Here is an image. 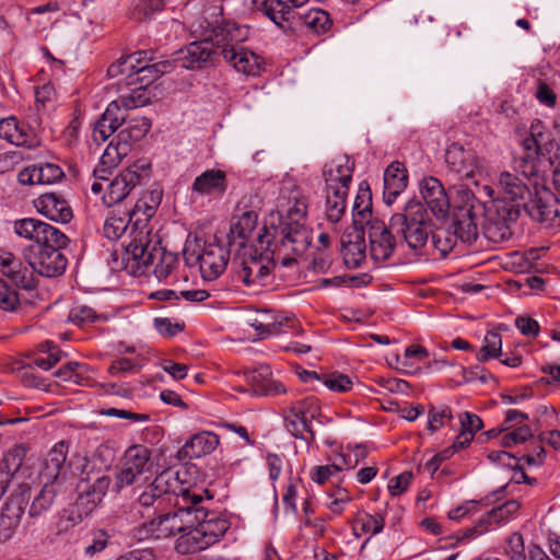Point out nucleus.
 <instances>
[{"instance_id":"obj_1","label":"nucleus","mask_w":560,"mask_h":560,"mask_svg":"<svg viewBox=\"0 0 560 560\" xmlns=\"http://www.w3.org/2000/svg\"><path fill=\"white\" fill-rule=\"evenodd\" d=\"M130 231L122 260L135 276L153 275L159 281L166 280L178 266V257L161 246V238L145 224Z\"/></svg>"},{"instance_id":"obj_2","label":"nucleus","mask_w":560,"mask_h":560,"mask_svg":"<svg viewBox=\"0 0 560 560\" xmlns=\"http://www.w3.org/2000/svg\"><path fill=\"white\" fill-rule=\"evenodd\" d=\"M182 499L195 508L194 526L177 538L176 550L179 553H195L217 544L225 535L231 524L221 513L209 509L212 497L205 499L200 493L184 489Z\"/></svg>"},{"instance_id":"obj_3","label":"nucleus","mask_w":560,"mask_h":560,"mask_svg":"<svg viewBox=\"0 0 560 560\" xmlns=\"http://www.w3.org/2000/svg\"><path fill=\"white\" fill-rule=\"evenodd\" d=\"M485 205L475 194L459 187L453 199V223L450 228L436 229L432 233V244L442 256H446L456 245L457 240L472 243L478 237V226L485 217Z\"/></svg>"},{"instance_id":"obj_4","label":"nucleus","mask_w":560,"mask_h":560,"mask_svg":"<svg viewBox=\"0 0 560 560\" xmlns=\"http://www.w3.org/2000/svg\"><path fill=\"white\" fill-rule=\"evenodd\" d=\"M257 241L260 249L271 254L273 266L288 267L306 253L312 243V232L305 223L280 222L264 228Z\"/></svg>"},{"instance_id":"obj_5","label":"nucleus","mask_w":560,"mask_h":560,"mask_svg":"<svg viewBox=\"0 0 560 560\" xmlns=\"http://www.w3.org/2000/svg\"><path fill=\"white\" fill-rule=\"evenodd\" d=\"M354 163L349 156L331 160L324 167L326 183V218L331 223H338L346 211V200L349 192Z\"/></svg>"},{"instance_id":"obj_6","label":"nucleus","mask_w":560,"mask_h":560,"mask_svg":"<svg viewBox=\"0 0 560 560\" xmlns=\"http://www.w3.org/2000/svg\"><path fill=\"white\" fill-rule=\"evenodd\" d=\"M431 221L423 205L418 200H409L402 212L390 218V229L401 237L412 252L419 253L425 245L431 231Z\"/></svg>"},{"instance_id":"obj_7","label":"nucleus","mask_w":560,"mask_h":560,"mask_svg":"<svg viewBox=\"0 0 560 560\" xmlns=\"http://www.w3.org/2000/svg\"><path fill=\"white\" fill-rule=\"evenodd\" d=\"M183 490L180 489V491ZM178 497L182 498V492H179ZM176 505L179 506L167 513L159 512L160 514L156 517L143 523L138 528L139 538L148 539L153 537L161 539L175 536L176 534L184 535L190 530L191 526H194L195 508H191V503H185L184 501H177Z\"/></svg>"},{"instance_id":"obj_8","label":"nucleus","mask_w":560,"mask_h":560,"mask_svg":"<svg viewBox=\"0 0 560 560\" xmlns=\"http://www.w3.org/2000/svg\"><path fill=\"white\" fill-rule=\"evenodd\" d=\"M522 145L524 155L515 162V171L524 178H530L537 175L539 159L552 151L555 141L541 120L536 119L532 122L529 136L523 140Z\"/></svg>"},{"instance_id":"obj_9","label":"nucleus","mask_w":560,"mask_h":560,"mask_svg":"<svg viewBox=\"0 0 560 560\" xmlns=\"http://www.w3.org/2000/svg\"><path fill=\"white\" fill-rule=\"evenodd\" d=\"M151 172V164L143 160L124 168L106 184L102 197L103 203L106 207H112L121 202L137 186L149 182Z\"/></svg>"},{"instance_id":"obj_10","label":"nucleus","mask_w":560,"mask_h":560,"mask_svg":"<svg viewBox=\"0 0 560 560\" xmlns=\"http://www.w3.org/2000/svg\"><path fill=\"white\" fill-rule=\"evenodd\" d=\"M67 245H28L24 249V257L26 262L31 265L33 275L54 278L61 276L66 268L68 260L61 253V249Z\"/></svg>"},{"instance_id":"obj_11","label":"nucleus","mask_w":560,"mask_h":560,"mask_svg":"<svg viewBox=\"0 0 560 560\" xmlns=\"http://www.w3.org/2000/svg\"><path fill=\"white\" fill-rule=\"evenodd\" d=\"M270 262L271 257L265 259L253 246H243L233 259L236 277L247 287L266 284Z\"/></svg>"},{"instance_id":"obj_12","label":"nucleus","mask_w":560,"mask_h":560,"mask_svg":"<svg viewBox=\"0 0 560 560\" xmlns=\"http://www.w3.org/2000/svg\"><path fill=\"white\" fill-rule=\"evenodd\" d=\"M177 486L175 474L171 469H165L143 489L138 495V504L142 514L145 512L150 515L161 512L162 506L166 500H170L171 493H175Z\"/></svg>"},{"instance_id":"obj_13","label":"nucleus","mask_w":560,"mask_h":560,"mask_svg":"<svg viewBox=\"0 0 560 560\" xmlns=\"http://www.w3.org/2000/svg\"><path fill=\"white\" fill-rule=\"evenodd\" d=\"M152 452L142 444L129 446L122 458L120 469L116 472L115 481L117 488L131 486L138 481V478L147 472H151L153 462Z\"/></svg>"},{"instance_id":"obj_14","label":"nucleus","mask_w":560,"mask_h":560,"mask_svg":"<svg viewBox=\"0 0 560 560\" xmlns=\"http://www.w3.org/2000/svg\"><path fill=\"white\" fill-rule=\"evenodd\" d=\"M184 256L188 264H199L201 276L206 280L217 279L225 270L229 261V252L215 242L205 243L198 253H190L186 247Z\"/></svg>"},{"instance_id":"obj_15","label":"nucleus","mask_w":560,"mask_h":560,"mask_svg":"<svg viewBox=\"0 0 560 560\" xmlns=\"http://www.w3.org/2000/svg\"><path fill=\"white\" fill-rule=\"evenodd\" d=\"M31 499V486L20 483L10 494L0 514V540L10 539L20 526Z\"/></svg>"},{"instance_id":"obj_16","label":"nucleus","mask_w":560,"mask_h":560,"mask_svg":"<svg viewBox=\"0 0 560 560\" xmlns=\"http://www.w3.org/2000/svg\"><path fill=\"white\" fill-rule=\"evenodd\" d=\"M203 30L202 36L212 45V48H221V51L228 47H238L241 43L247 39L248 28L238 25L236 22L226 21L223 18L210 22L205 20L200 23Z\"/></svg>"},{"instance_id":"obj_17","label":"nucleus","mask_w":560,"mask_h":560,"mask_svg":"<svg viewBox=\"0 0 560 560\" xmlns=\"http://www.w3.org/2000/svg\"><path fill=\"white\" fill-rule=\"evenodd\" d=\"M523 207L530 219L544 229H560V201L551 191L547 189L537 191L527 202H524Z\"/></svg>"},{"instance_id":"obj_18","label":"nucleus","mask_w":560,"mask_h":560,"mask_svg":"<svg viewBox=\"0 0 560 560\" xmlns=\"http://www.w3.org/2000/svg\"><path fill=\"white\" fill-rule=\"evenodd\" d=\"M13 230L16 235L28 241H33V245H68L69 238L57 228L49 223L34 218H24L14 221Z\"/></svg>"},{"instance_id":"obj_19","label":"nucleus","mask_w":560,"mask_h":560,"mask_svg":"<svg viewBox=\"0 0 560 560\" xmlns=\"http://www.w3.org/2000/svg\"><path fill=\"white\" fill-rule=\"evenodd\" d=\"M445 162L451 172L463 179H475L485 168L483 161L469 147L452 142L445 150Z\"/></svg>"},{"instance_id":"obj_20","label":"nucleus","mask_w":560,"mask_h":560,"mask_svg":"<svg viewBox=\"0 0 560 560\" xmlns=\"http://www.w3.org/2000/svg\"><path fill=\"white\" fill-rule=\"evenodd\" d=\"M521 213L520 203H503L490 213L483 225V235L492 243H502L512 236V224Z\"/></svg>"},{"instance_id":"obj_21","label":"nucleus","mask_w":560,"mask_h":560,"mask_svg":"<svg viewBox=\"0 0 560 560\" xmlns=\"http://www.w3.org/2000/svg\"><path fill=\"white\" fill-rule=\"evenodd\" d=\"M68 450V444L60 441L47 453L38 475L42 485L62 489L69 476L65 465Z\"/></svg>"},{"instance_id":"obj_22","label":"nucleus","mask_w":560,"mask_h":560,"mask_svg":"<svg viewBox=\"0 0 560 560\" xmlns=\"http://www.w3.org/2000/svg\"><path fill=\"white\" fill-rule=\"evenodd\" d=\"M361 230L368 234L370 254L374 260L385 261L393 256L398 243L393 235L394 231L390 225L387 226L384 221L377 219L370 221Z\"/></svg>"},{"instance_id":"obj_23","label":"nucleus","mask_w":560,"mask_h":560,"mask_svg":"<svg viewBox=\"0 0 560 560\" xmlns=\"http://www.w3.org/2000/svg\"><path fill=\"white\" fill-rule=\"evenodd\" d=\"M419 189L425 205L438 219H444L448 215L450 198L443 184L436 177H423L419 183Z\"/></svg>"},{"instance_id":"obj_24","label":"nucleus","mask_w":560,"mask_h":560,"mask_svg":"<svg viewBox=\"0 0 560 560\" xmlns=\"http://www.w3.org/2000/svg\"><path fill=\"white\" fill-rule=\"evenodd\" d=\"M221 55L230 66L245 75L257 77L262 70V58L243 46L224 48Z\"/></svg>"},{"instance_id":"obj_25","label":"nucleus","mask_w":560,"mask_h":560,"mask_svg":"<svg viewBox=\"0 0 560 560\" xmlns=\"http://www.w3.org/2000/svg\"><path fill=\"white\" fill-rule=\"evenodd\" d=\"M36 210L51 221L68 223L72 220L73 213L69 202L62 195L46 192L34 200Z\"/></svg>"},{"instance_id":"obj_26","label":"nucleus","mask_w":560,"mask_h":560,"mask_svg":"<svg viewBox=\"0 0 560 560\" xmlns=\"http://www.w3.org/2000/svg\"><path fill=\"white\" fill-rule=\"evenodd\" d=\"M65 177L62 168L55 163H36L23 168L19 175L22 185H50L60 182Z\"/></svg>"},{"instance_id":"obj_27","label":"nucleus","mask_w":560,"mask_h":560,"mask_svg":"<svg viewBox=\"0 0 560 560\" xmlns=\"http://www.w3.org/2000/svg\"><path fill=\"white\" fill-rule=\"evenodd\" d=\"M214 50L209 40L203 37L199 42H192L177 52L175 62L185 69L196 70L210 62Z\"/></svg>"},{"instance_id":"obj_28","label":"nucleus","mask_w":560,"mask_h":560,"mask_svg":"<svg viewBox=\"0 0 560 560\" xmlns=\"http://www.w3.org/2000/svg\"><path fill=\"white\" fill-rule=\"evenodd\" d=\"M0 138L16 147L33 149L39 145L37 136L14 117L0 120Z\"/></svg>"},{"instance_id":"obj_29","label":"nucleus","mask_w":560,"mask_h":560,"mask_svg":"<svg viewBox=\"0 0 560 560\" xmlns=\"http://www.w3.org/2000/svg\"><path fill=\"white\" fill-rule=\"evenodd\" d=\"M408 174L405 165L398 161L393 162L384 172L383 199L386 205H392L406 189Z\"/></svg>"},{"instance_id":"obj_30","label":"nucleus","mask_w":560,"mask_h":560,"mask_svg":"<svg viewBox=\"0 0 560 560\" xmlns=\"http://www.w3.org/2000/svg\"><path fill=\"white\" fill-rule=\"evenodd\" d=\"M341 254L348 268H359L365 259L364 233L360 228L341 237Z\"/></svg>"},{"instance_id":"obj_31","label":"nucleus","mask_w":560,"mask_h":560,"mask_svg":"<svg viewBox=\"0 0 560 560\" xmlns=\"http://www.w3.org/2000/svg\"><path fill=\"white\" fill-rule=\"evenodd\" d=\"M152 57H148V51H136L110 65L107 74L110 78L122 77L120 81H124L126 85L130 86L135 83V70H138V68H141V66L145 63H150Z\"/></svg>"},{"instance_id":"obj_32","label":"nucleus","mask_w":560,"mask_h":560,"mask_svg":"<svg viewBox=\"0 0 560 560\" xmlns=\"http://www.w3.org/2000/svg\"><path fill=\"white\" fill-rule=\"evenodd\" d=\"M278 208L280 222L305 223L307 203L306 199L298 191H291L289 196H280L278 199Z\"/></svg>"},{"instance_id":"obj_33","label":"nucleus","mask_w":560,"mask_h":560,"mask_svg":"<svg viewBox=\"0 0 560 560\" xmlns=\"http://www.w3.org/2000/svg\"><path fill=\"white\" fill-rule=\"evenodd\" d=\"M124 115L118 102H112L102 117L96 121L92 138L96 143L105 142L119 127L122 126Z\"/></svg>"},{"instance_id":"obj_34","label":"nucleus","mask_w":560,"mask_h":560,"mask_svg":"<svg viewBox=\"0 0 560 560\" xmlns=\"http://www.w3.org/2000/svg\"><path fill=\"white\" fill-rule=\"evenodd\" d=\"M61 489L55 488L54 486L42 485V489L33 498V501L28 509V517L32 520L28 523V527L31 528V535L33 536L36 526L37 520L43 516L45 513L50 511L54 506L56 498Z\"/></svg>"},{"instance_id":"obj_35","label":"nucleus","mask_w":560,"mask_h":560,"mask_svg":"<svg viewBox=\"0 0 560 560\" xmlns=\"http://www.w3.org/2000/svg\"><path fill=\"white\" fill-rule=\"evenodd\" d=\"M226 190V174L221 170H207L197 176L191 185V191L203 195H222Z\"/></svg>"},{"instance_id":"obj_36","label":"nucleus","mask_w":560,"mask_h":560,"mask_svg":"<svg viewBox=\"0 0 560 560\" xmlns=\"http://www.w3.org/2000/svg\"><path fill=\"white\" fill-rule=\"evenodd\" d=\"M162 190L161 189H151L143 194V196L138 199L136 202L132 211L130 212V219H135L133 228L136 229V223L140 220L139 226L147 225L149 219H151L156 209L159 208L161 201H162Z\"/></svg>"},{"instance_id":"obj_37","label":"nucleus","mask_w":560,"mask_h":560,"mask_svg":"<svg viewBox=\"0 0 560 560\" xmlns=\"http://www.w3.org/2000/svg\"><path fill=\"white\" fill-rule=\"evenodd\" d=\"M498 188L506 201L517 202L530 196L524 179L517 174L504 171L499 175Z\"/></svg>"},{"instance_id":"obj_38","label":"nucleus","mask_w":560,"mask_h":560,"mask_svg":"<svg viewBox=\"0 0 560 560\" xmlns=\"http://www.w3.org/2000/svg\"><path fill=\"white\" fill-rule=\"evenodd\" d=\"M332 21L327 11L319 8H312L305 13H296L292 31L298 26H305L315 34H324L330 30Z\"/></svg>"},{"instance_id":"obj_39","label":"nucleus","mask_w":560,"mask_h":560,"mask_svg":"<svg viewBox=\"0 0 560 560\" xmlns=\"http://www.w3.org/2000/svg\"><path fill=\"white\" fill-rule=\"evenodd\" d=\"M353 225L363 229L372 220H377L372 214V192L366 182L359 185V190L352 208Z\"/></svg>"},{"instance_id":"obj_40","label":"nucleus","mask_w":560,"mask_h":560,"mask_svg":"<svg viewBox=\"0 0 560 560\" xmlns=\"http://www.w3.org/2000/svg\"><path fill=\"white\" fill-rule=\"evenodd\" d=\"M25 455L26 448L23 445H15L4 454V467H0V498L4 494L13 474L22 466Z\"/></svg>"},{"instance_id":"obj_41","label":"nucleus","mask_w":560,"mask_h":560,"mask_svg":"<svg viewBox=\"0 0 560 560\" xmlns=\"http://www.w3.org/2000/svg\"><path fill=\"white\" fill-rule=\"evenodd\" d=\"M258 215L255 211H244L230 229V245H236L240 247V249H242L243 246H247L245 242L249 238L252 232L255 230Z\"/></svg>"},{"instance_id":"obj_42","label":"nucleus","mask_w":560,"mask_h":560,"mask_svg":"<svg viewBox=\"0 0 560 560\" xmlns=\"http://www.w3.org/2000/svg\"><path fill=\"white\" fill-rule=\"evenodd\" d=\"M2 276L10 279L15 287L27 291L37 287V278L33 275L31 265L28 262L24 265L16 256Z\"/></svg>"},{"instance_id":"obj_43","label":"nucleus","mask_w":560,"mask_h":560,"mask_svg":"<svg viewBox=\"0 0 560 560\" xmlns=\"http://www.w3.org/2000/svg\"><path fill=\"white\" fill-rule=\"evenodd\" d=\"M151 129V122L145 117H137L126 120L124 117L122 129L117 133L116 138L128 148H131L133 142L141 140Z\"/></svg>"},{"instance_id":"obj_44","label":"nucleus","mask_w":560,"mask_h":560,"mask_svg":"<svg viewBox=\"0 0 560 560\" xmlns=\"http://www.w3.org/2000/svg\"><path fill=\"white\" fill-rule=\"evenodd\" d=\"M98 494H92L89 490L82 492L72 505L68 520L74 526L88 517L101 503Z\"/></svg>"},{"instance_id":"obj_45","label":"nucleus","mask_w":560,"mask_h":560,"mask_svg":"<svg viewBox=\"0 0 560 560\" xmlns=\"http://www.w3.org/2000/svg\"><path fill=\"white\" fill-rule=\"evenodd\" d=\"M220 443L219 435L203 431L195 434L185 444V450L192 457H201L212 453Z\"/></svg>"},{"instance_id":"obj_46","label":"nucleus","mask_w":560,"mask_h":560,"mask_svg":"<svg viewBox=\"0 0 560 560\" xmlns=\"http://www.w3.org/2000/svg\"><path fill=\"white\" fill-rule=\"evenodd\" d=\"M171 69L172 63L170 61L145 63L141 66V68H138V70H135V83H132L131 85H136L139 83L149 88L161 75L170 72Z\"/></svg>"},{"instance_id":"obj_47","label":"nucleus","mask_w":560,"mask_h":560,"mask_svg":"<svg viewBox=\"0 0 560 560\" xmlns=\"http://www.w3.org/2000/svg\"><path fill=\"white\" fill-rule=\"evenodd\" d=\"M171 0H139L130 10V19L142 22L166 9Z\"/></svg>"},{"instance_id":"obj_48","label":"nucleus","mask_w":560,"mask_h":560,"mask_svg":"<svg viewBox=\"0 0 560 560\" xmlns=\"http://www.w3.org/2000/svg\"><path fill=\"white\" fill-rule=\"evenodd\" d=\"M132 219H130V217L128 218L127 214H125V213H122V214L110 213L105 219V222L103 225V235L110 241L118 240L120 236L124 235V233L126 232V230L128 228V223Z\"/></svg>"},{"instance_id":"obj_49","label":"nucleus","mask_w":560,"mask_h":560,"mask_svg":"<svg viewBox=\"0 0 560 560\" xmlns=\"http://www.w3.org/2000/svg\"><path fill=\"white\" fill-rule=\"evenodd\" d=\"M129 151L128 144L122 143L115 137L105 149L100 161L102 165L114 168L128 155Z\"/></svg>"},{"instance_id":"obj_50","label":"nucleus","mask_w":560,"mask_h":560,"mask_svg":"<svg viewBox=\"0 0 560 560\" xmlns=\"http://www.w3.org/2000/svg\"><path fill=\"white\" fill-rule=\"evenodd\" d=\"M40 354L34 358L33 364L44 371L50 370L61 359V352L50 341L39 345Z\"/></svg>"},{"instance_id":"obj_51","label":"nucleus","mask_w":560,"mask_h":560,"mask_svg":"<svg viewBox=\"0 0 560 560\" xmlns=\"http://www.w3.org/2000/svg\"><path fill=\"white\" fill-rule=\"evenodd\" d=\"M502 351L501 336L495 331H489L485 336L483 346L478 351L476 358L479 362H486L490 359L498 358Z\"/></svg>"},{"instance_id":"obj_52","label":"nucleus","mask_w":560,"mask_h":560,"mask_svg":"<svg viewBox=\"0 0 560 560\" xmlns=\"http://www.w3.org/2000/svg\"><path fill=\"white\" fill-rule=\"evenodd\" d=\"M69 318L71 322L80 326L86 324L105 323L107 320L106 315L98 314L94 308L86 305H79L71 308Z\"/></svg>"},{"instance_id":"obj_53","label":"nucleus","mask_w":560,"mask_h":560,"mask_svg":"<svg viewBox=\"0 0 560 560\" xmlns=\"http://www.w3.org/2000/svg\"><path fill=\"white\" fill-rule=\"evenodd\" d=\"M520 503L515 500H509L504 502L503 504L493 508L491 511H489L482 518L481 523L486 524H499L501 522L506 521L512 514L518 511Z\"/></svg>"},{"instance_id":"obj_54","label":"nucleus","mask_w":560,"mask_h":560,"mask_svg":"<svg viewBox=\"0 0 560 560\" xmlns=\"http://www.w3.org/2000/svg\"><path fill=\"white\" fill-rule=\"evenodd\" d=\"M290 412L294 417L298 415L299 417L305 419L307 422H311L313 419L319 416L320 409L318 406V400L313 396L301 399L290 407Z\"/></svg>"},{"instance_id":"obj_55","label":"nucleus","mask_w":560,"mask_h":560,"mask_svg":"<svg viewBox=\"0 0 560 560\" xmlns=\"http://www.w3.org/2000/svg\"><path fill=\"white\" fill-rule=\"evenodd\" d=\"M284 427L294 438L307 440L306 434H310V438H314V433L310 427V422H307L302 417H294L290 410L284 416Z\"/></svg>"},{"instance_id":"obj_56","label":"nucleus","mask_w":560,"mask_h":560,"mask_svg":"<svg viewBox=\"0 0 560 560\" xmlns=\"http://www.w3.org/2000/svg\"><path fill=\"white\" fill-rule=\"evenodd\" d=\"M250 5L255 11L267 16L278 27L280 21L284 20L283 16L288 14V11H283V7L276 9V0H250Z\"/></svg>"},{"instance_id":"obj_57","label":"nucleus","mask_w":560,"mask_h":560,"mask_svg":"<svg viewBox=\"0 0 560 560\" xmlns=\"http://www.w3.org/2000/svg\"><path fill=\"white\" fill-rule=\"evenodd\" d=\"M308 0H276V9L283 7V11H288V14L283 16V21H280L279 28L283 32L292 31V24L295 20V14L299 13L296 9L303 7Z\"/></svg>"},{"instance_id":"obj_58","label":"nucleus","mask_w":560,"mask_h":560,"mask_svg":"<svg viewBox=\"0 0 560 560\" xmlns=\"http://www.w3.org/2000/svg\"><path fill=\"white\" fill-rule=\"evenodd\" d=\"M86 368L79 362H69L57 370L56 376L65 382H71L78 385L84 383V372Z\"/></svg>"},{"instance_id":"obj_59","label":"nucleus","mask_w":560,"mask_h":560,"mask_svg":"<svg viewBox=\"0 0 560 560\" xmlns=\"http://www.w3.org/2000/svg\"><path fill=\"white\" fill-rule=\"evenodd\" d=\"M21 305L19 293L9 283L0 278V308L5 312H15Z\"/></svg>"},{"instance_id":"obj_60","label":"nucleus","mask_w":560,"mask_h":560,"mask_svg":"<svg viewBox=\"0 0 560 560\" xmlns=\"http://www.w3.org/2000/svg\"><path fill=\"white\" fill-rule=\"evenodd\" d=\"M148 86L140 84L131 90L127 96L122 95L117 100L118 105L126 109L137 108L147 105L150 102V95L147 93Z\"/></svg>"},{"instance_id":"obj_61","label":"nucleus","mask_w":560,"mask_h":560,"mask_svg":"<svg viewBox=\"0 0 560 560\" xmlns=\"http://www.w3.org/2000/svg\"><path fill=\"white\" fill-rule=\"evenodd\" d=\"M533 436L532 429L526 425H520L515 430L508 432L503 435L501 445L503 447L511 448L513 446H516L518 444L525 443L527 440H529Z\"/></svg>"},{"instance_id":"obj_62","label":"nucleus","mask_w":560,"mask_h":560,"mask_svg":"<svg viewBox=\"0 0 560 560\" xmlns=\"http://www.w3.org/2000/svg\"><path fill=\"white\" fill-rule=\"evenodd\" d=\"M452 419L451 408L447 406H443L440 408L432 407L429 410V420H428V429L431 432L438 431L441 427L444 425L445 421H450Z\"/></svg>"},{"instance_id":"obj_63","label":"nucleus","mask_w":560,"mask_h":560,"mask_svg":"<svg viewBox=\"0 0 560 560\" xmlns=\"http://www.w3.org/2000/svg\"><path fill=\"white\" fill-rule=\"evenodd\" d=\"M324 384L334 392H348L352 387V381L348 375L331 373L324 377Z\"/></svg>"},{"instance_id":"obj_64","label":"nucleus","mask_w":560,"mask_h":560,"mask_svg":"<svg viewBox=\"0 0 560 560\" xmlns=\"http://www.w3.org/2000/svg\"><path fill=\"white\" fill-rule=\"evenodd\" d=\"M362 530L376 535L381 533L385 525V518L382 514H364L360 520Z\"/></svg>"}]
</instances>
